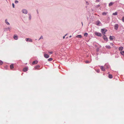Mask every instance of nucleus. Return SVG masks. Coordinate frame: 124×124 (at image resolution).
I'll use <instances>...</instances> for the list:
<instances>
[{
  "instance_id": "nucleus-27",
  "label": "nucleus",
  "mask_w": 124,
  "mask_h": 124,
  "mask_svg": "<svg viewBox=\"0 0 124 124\" xmlns=\"http://www.w3.org/2000/svg\"><path fill=\"white\" fill-rule=\"evenodd\" d=\"M117 15V13L116 12H115V13H113V15Z\"/></svg>"
},
{
  "instance_id": "nucleus-14",
  "label": "nucleus",
  "mask_w": 124,
  "mask_h": 124,
  "mask_svg": "<svg viewBox=\"0 0 124 124\" xmlns=\"http://www.w3.org/2000/svg\"><path fill=\"white\" fill-rule=\"evenodd\" d=\"M5 22L7 25H10L9 23L7 21V19L5 20Z\"/></svg>"
},
{
  "instance_id": "nucleus-1",
  "label": "nucleus",
  "mask_w": 124,
  "mask_h": 124,
  "mask_svg": "<svg viewBox=\"0 0 124 124\" xmlns=\"http://www.w3.org/2000/svg\"><path fill=\"white\" fill-rule=\"evenodd\" d=\"M107 30L104 29H101V32L104 35L105 34V33L107 31Z\"/></svg>"
},
{
  "instance_id": "nucleus-3",
  "label": "nucleus",
  "mask_w": 124,
  "mask_h": 124,
  "mask_svg": "<svg viewBox=\"0 0 124 124\" xmlns=\"http://www.w3.org/2000/svg\"><path fill=\"white\" fill-rule=\"evenodd\" d=\"M22 12L25 14H26L28 13V11L27 10L25 9H23L22 10Z\"/></svg>"
},
{
  "instance_id": "nucleus-39",
  "label": "nucleus",
  "mask_w": 124,
  "mask_h": 124,
  "mask_svg": "<svg viewBox=\"0 0 124 124\" xmlns=\"http://www.w3.org/2000/svg\"><path fill=\"white\" fill-rule=\"evenodd\" d=\"M100 5L99 4L98 5H97L96 6L97 7H100Z\"/></svg>"
},
{
  "instance_id": "nucleus-41",
  "label": "nucleus",
  "mask_w": 124,
  "mask_h": 124,
  "mask_svg": "<svg viewBox=\"0 0 124 124\" xmlns=\"http://www.w3.org/2000/svg\"><path fill=\"white\" fill-rule=\"evenodd\" d=\"M108 66H107L106 67V69H108Z\"/></svg>"
},
{
  "instance_id": "nucleus-29",
  "label": "nucleus",
  "mask_w": 124,
  "mask_h": 124,
  "mask_svg": "<svg viewBox=\"0 0 124 124\" xmlns=\"http://www.w3.org/2000/svg\"><path fill=\"white\" fill-rule=\"evenodd\" d=\"M3 63V62L1 60H0V65H2Z\"/></svg>"
},
{
  "instance_id": "nucleus-35",
  "label": "nucleus",
  "mask_w": 124,
  "mask_h": 124,
  "mask_svg": "<svg viewBox=\"0 0 124 124\" xmlns=\"http://www.w3.org/2000/svg\"><path fill=\"white\" fill-rule=\"evenodd\" d=\"M110 44L112 45V46L113 47L114 46V44H113V43H110Z\"/></svg>"
},
{
  "instance_id": "nucleus-37",
  "label": "nucleus",
  "mask_w": 124,
  "mask_h": 124,
  "mask_svg": "<svg viewBox=\"0 0 124 124\" xmlns=\"http://www.w3.org/2000/svg\"><path fill=\"white\" fill-rule=\"evenodd\" d=\"M12 6L13 8H15V5L13 3L12 4Z\"/></svg>"
},
{
  "instance_id": "nucleus-9",
  "label": "nucleus",
  "mask_w": 124,
  "mask_h": 124,
  "mask_svg": "<svg viewBox=\"0 0 124 124\" xmlns=\"http://www.w3.org/2000/svg\"><path fill=\"white\" fill-rule=\"evenodd\" d=\"M115 37L114 36H110L109 37V39L110 40H112Z\"/></svg>"
},
{
  "instance_id": "nucleus-21",
  "label": "nucleus",
  "mask_w": 124,
  "mask_h": 124,
  "mask_svg": "<svg viewBox=\"0 0 124 124\" xmlns=\"http://www.w3.org/2000/svg\"><path fill=\"white\" fill-rule=\"evenodd\" d=\"M120 53L122 55H124V51H121Z\"/></svg>"
},
{
  "instance_id": "nucleus-22",
  "label": "nucleus",
  "mask_w": 124,
  "mask_h": 124,
  "mask_svg": "<svg viewBox=\"0 0 124 124\" xmlns=\"http://www.w3.org/2000/svg\"><path fill=\"white\" fill-rule=\"evenodd\" d=\"M108 77L110 78H113L111 74H109L108 76Z\"/></svg>"
},
{
  "instance_id": "nucleus-11",
  "label": "nucleus",
  "mask_w": 124,
  "mask_h": 124,
  "mask_svg": "<svg viewBox=\"0 0 124 124\" xmlns=\"http://www.w3.org/2000/svg\"><path fill=\"white\" fill-rule=\"evenodd\" d=\"M28 69V68L26 67L23 69V71L24 72H25L27 71Z\"/></svg>"
},
{
  "instance_id": "nucleus-25",
  "label": "nucleus",
  "mask_w": 124,
  "mask_h": 124,
  "mask_svg": "<svg viewBox=\"0 0 124 124\" xmlns=\"http://www.w3.org/2000/svg\"><path fill=\"white\" fill-rule=\"evenodd\" d=\"M53 60V59L51 58H50L48 59V61H51Z\"/></svg>"
},
{
  "instance_id": "nucleus-28",
  "label": "nucleus",
  "mask_w": 124,
  "mask_h": 124,
  "mask_svg": "<svg viewBox=\"0 0 124 124\" xmlns=\"http://www.w3.org/2000/svg\"><path fill=\"white\" fill-rule=\"evenodd\" d=\"M88 35V33H85L84 34V36L87 37Z\"/></svg>"
},
{
  "instance_id": "nucleus-20",
  "label": "nucleus",
  "mask_w": 124,
  "mask_h": 124,
  "mask_svg": "<svg viewBox=\"0 0 124 124\" xmlns=\"http://www.w3.org/2000/svg\"><path fill=\"white\" fill-rule=\"evenodd\" d=\"M106 48L108 49H110L111 48V47L109 46H105Z\"/></svg>"
},
{
  "instance_id": "nucleus-15",
  "label": "nucleus",
  "mask_w": 124,
  "mask_h": 124,
  "mask_svg": "<svg viewBox=\"0 0 124 124\" xmlns=\"http://www.w3.org/2000/svg\"><path fill=\"white\" fill-rule=\"evenodd\" d=\"M101 69L103 71H104L105 70V69L103 66H101Z\"/></svg>"
},
{
  "instance_id": "nucleus-26",
  "label": "nucleus",
  "mask_w": 124,
  "mask_h": 124,
  "mask_svg": "<svg viewBox=\"0 0 124 124\" xmlns=\"http://www.w3.org/2000/svg\"><path fill=\"white\" fill-rule=\"evenodd\" d=\"M107 13L105 12H103L102 14L103 15H106L107 14Z\"/></svg>"
},
{
  "instance_id": "nucleus-4",
  "label": "nucleus",
  "mask_w": 124,
  "mask_h": 124,
  "mask_svg": "<svg viewBox=\"0 0 124 124\" xmlns=\"http://www.w3.org/2000/svg\"><path fill=\"white\" fill-rule=\"evenodd\" d=\"M25 40L27 41H29L31 42H32V39H31L29 38H26Z\"/></svg>"
},
{
  "instance_id": "nucleus-16",
  "label": "nucleus",
  "mask_w": 124,
  "mask_h": 124,
  "mask_svg": "<svg viewBox=\"0 0 124 124\" xmlns=\"http://www.w3.org/2000/svg\"><path fill=\"white\" fill-rule=\"evenodd\" d=\"M9 30L10 31V27H8V28H6L4 29V30H6L7 31L8 30Z\"/></svg>"
},
{
  "instance_id": "nucleus-13",
  "label": "nucleus",
  "mask_w": 124,
  "mask_h": 124,
  "mask_svg": "<svg viewBox=\"0 0 124 124\" xmlns=\"http://www.w3.org/2000/svg\"><path fill=\"white\" fill-rule=\"evenodd\" d=\"M82 35H77L76 36V38H82Z\"/></svg>"
},
{
  "instance_id": "nucleus-12",
  "label": "nucleus",
  "mask_w": 124,
  "mask_h": 124,
  "mask_svg": "<svg viewBox=\"0 0 124 124\" xmlns=\"http://www.w3.org/2000/svg\"><path fill=\"white\" fill-rule=\"evenodd\" d=\"M14 39L15 40H17L18 39V37L17 35H15L13 37Z\"/></svg>"
},
{
  "instance_id": "nucleus-36",
  "label": "nucleus",
  "mask_w": 124,
  "mask_h": 124,
  "mask_svg": "<svg viewBox=\"0 0 124 124\" xmlns=\"http://www.w3.org/2000/svg\"><path fill=\"white\" fill-rule=\"evenodd\" d=\"M97 72L98 73H99L100 72V70H97Z\"/></svg>"
},
{
  "instance_id": "nucleus-34",
  "label": "nucleus",
  "mask_w": 124,
  "mask_h": 124,
  "mask_svg": "<svg viewBox=\"0 0 124 124\" xmlns=\"http://www.w3.org/2000/svg\"><path fill=\"white\" fill-rule=\"evenodd\" d=\"M43 39V37L42 36H41L40 37V38H39V40L40 39Z\"/></svg>"
},
{
  "instance_id": "nucleus-6",
  "label": "nucleus",
  "mask_w": 124,
  "mask_h": 124,
  "mask_svg": "<svg viewBox=\"0 0 124 124\" xmlns=\"http://www.w3.org/2000/svg\"><path fill=\"white\" fill-rule=\"evenodd\" d=\"M118 26L119 25L118 24H115L114 27L115 29L116 30H117L118 29Z\"/></svg>"
},
{
  "instance_id": "nucleus-45",
  "label": "nucleus",
  "mask_w": 124,
  "mask_h": 124,
  "mask_svg": "<svg viewBox=\"0 0 124 124\" xmlns=\"http://www.w3.org/2000/svg\"><path fill=\"white\" fill-rule=\"evenodd\" d=\"M37 12L38 13V11H37Z\"/></svg>"
},
{
  "instance_id": "nucleus-18",
  "label": "nucleus",
  "mask_w": 124,
  "mask_h": 124,
  "mask_svg": "<svg viewBox=\"0 0 124 124\" xmlns=\"http://www.w3.org/2000/svg\"><path fill=\"white\" fill-rule=\"evenodd\" d=\"M10 68L11 69H12L14 68V64H12L10 66Z\"/></svg>"
},
{
  "instance_id": "nucleus-38",
  "label": "nucleus",
  "mask_w": 124,
  "mask_h": 124,
  "mask_svg": "<svg viewBox=\"0 0 124 124\" xmlns=\"http://www.w3.org/2000/svg\"><path fill=\"white\" fill-rule=\"evenodd\" d=\"M67 34H66V35H65V36H64L63 37V39H64V38H65V36H66L67 35Z\"/></svg>"
},
{
  "instance_id": "nucleus-31",
  "label": "nucleus",
  "mask_w": 124,
  "mask_h": 124,
  "mask_svg": "<svg viewBox=\"0 0 124 124\" xmlns=\"http://www.w3.org/2000/svg\"><path fill=\"white\" fill-rule=\"evenodd\" d=\"M85 62L86 63H90V62L88 61H85Z\"/></svg>"
},
{
  "instance_id": "nucleus-30",
  "label": "nucleus",
  "mask_w": 124,
  "mask_h": 124,
  "mask_svg": "<svg viewBox=\"0 0 124 124\" xmlns=\"http://www.w3.org/2000/svg\"><path fill=\"white\" fill-rule=\"evenodd\" d=\"M122 20L123 22H124V16L122 18Z\"/></svg>"
},
{
  "instance_id": "nucleus-19",
  "label": "nucleus",
  "mask_w": 124,
  "mask_h": 124,
  "mask_svg": "<svg viewBox=\"0 0 124 124\" xmlns=\"http://www.w3.org/2000/svg\"><path fill=\"white\" fill-rule=\"evenodd\" d=\"M114 4V3L112 2H110L108 6H112L113 4Z\"/></svg>"
},
{
  "instance_id": "nucleus-10",
  "label": "nucleus",
  "mask_w": 124,
  "mask_h": 124,
  "mask_svg": "<svg viewBox=\"0 0 124 124\" xmlns=\"http://www.w3.org/2000/svg\"><path fill=\"white\" fill-rule=\"evenodd\" d=\"M38 62L36 60L33 61L32 62V64L34 65L35 64H37Z\"/></svg>"
},
{
  "instance_id": "nucleus-23",
  "label": "nucleus",
  "mask_w": 124,
  "mask_h": 124,
  "mask_svg": "<svg viewBox=\"0 0 124 124\" xmlns=\"http://www.w3.org/2000/svg\"><path fill=\"white\" fill-rule=\"evenodd\" d=\"M40 67V66L39 65H37L35 67V68L36 69H38V68H39Z\"/></svg>"
},
{
  "instance_id": "nucleus-5",
  "label": "nucleus",
  "mask_w": 124,
  "mask_h": 124,
  "mask_svg": "<svg viewBox=\"0 0 124 124\" xmlns=\"http://www.w3.org/2000/svg\"><path fill=\"white\" fill-rule=\"evenodd\" d=\"M103 38L105 41H108V39L105 35H104V36L103 37Z\"/></svg>"
},
{
  "instance_id": "nucleus-32",
  "label": "nucleus",
  "mask_w": 124,
  "mask_h": 124,
  "mask_svg": "<svg viewBox=\"0 0 124 124\" xmlns=\"http://www.w3.org/2000/svg\"><path fill=\"white\" fill-rule=\"evenodd\" d=\"M48 52L50 54H52L53 53V52L52 51Z\"/></svg>"
},
{
  "instance_id": "nucleus-40",
  "label": "nucleus",
  "mask_w": 124,
  "mask_h": 124,
  "mask_svg": "<svg viewBox=\"0 0 124 124\" xmlns=\"http://www.w3.org/2000/svg\"><path fill=\"white\" fill-rule=\"evenodd\" d=\"M100 0H96V2H99Z\"/></svg>"
},
{
  "instance_id": "nucleus-24",
  "label": "nucleus",
  "mask_w": 124,
  "mask_h": 124,
  "mask_svg": "<svg viewBox=\"0 0 124 124\" xmlns=\"http://www.w3.org/2000/svg\"><path fill=\"white\" fill-rule=\"evenodd\" d=\"M28 15H29V20H30L31 19V15L30 14H28Z\"/></svg>"
},
{
  "instance_id": "nucleus-7",
  "label": "nucleus",
  "mask_w": 124,
  "mask_h": 124,
  "mask_svg": "<svg viewBox=\"0 0 124 124\" xmlns=\"http://www.w3.org/2000/svg\"><path fill=\"white\" fill-rule=\"evenodd\" d=\"M101 23V22L99 21H97L96 22V24L98 25H99Z\"/></svg>"
},
{
  "instance_id": "nucleus-43",
  "label": "nucleus",
  "mask_w": 124,
  "mask_h": 124,
  "mask_svg": "<svg viewBox=\"0 0 124 124\" xmlns=\"http://www.w3.org/2000/svg\"><path fill=\"white\" fill-rule=\"evenodd\" d=\"M71 37V36H70V37Z\"/></svg>"
},
{
  "instance_id": "nucleus-17",
  "label": "nucleus",
  "mask_w": 124,
  "mask_h": 124,
  "mask_svg": "<svg viewBox=\"0 0 124 124\" xmlns=\"http://www.w3.org/2000/svg\"><path fill=\"white\" fill-rule=\"evenodd\" d=\"M123 49V47L122 46H121L119 47L118 49L120 51L122 50Z\"/></svg>"
},
{
  "instance_id": "nucleus-33",
  "label": "nucleus",
  "mask_w": 124,
  "mask_h": 124,
  "mask_svg": "<svg viewBox=\"0 0 124 124\" xmlns=\"http://www.w3.org/2000/svg\"><path fill=\"white\" fill-rule=\"evenodd\" d=\"M18 2V1L17 0H16L15 1V3H17Z\"/></svg>"
},
{
  "instance_id": "nucleus-42",
  "label": "nucleus",
  "mask_w": 124,
  "mask_h": 124,
  "mask_svg": "<svg viewBox=\"0 0 124 124\" xmlns=\"http://www.w3.org/2000/svg\"><path fill=\"white\" fill-rule=\"evenodd\" d=\"M108 65V64H105V66H107Z\"/></svg>"
},
{
  "instance_id": "nucleus-2",
  "label": "nucleus",
  "mask_w": 124,
  "mask_h": 124,
  "mask_svg": "<svg viewBox=\"0 0 124 124\" xmlns=\"http://www.w3.org/2000/svg\"><path fill=\"white\" fill-rule=\"evenodd\" d=\"M95 34L96 35L99 37H101L102 36L101 34V33L98 32H95Z\"/></svg>"
},
{
  "instance_id": "nucleus-44",
  "label": "nucleus",
  "mask_w": 124,
  "mask_h": 124,
  "mask_svg": "<svg viewBox=\"0 0 124 124\" xmlns=\"http://www.w3.org/2000/svg\"><path fill=\"white\" fill-rule=\"evenodd\" d=\"M82 25H83V23H82Z\"/></svg>"
},
{
  "instance_id": "nucleus-8",
  "label": "nucleus",
  "mask_w": 124,
  "mask_h": 124,
  "mask_svg": "<svg viewBox=\"0 0 124 124\" xmlns=\"http://www.w3.org/2000/svg\"><path fill=\"white\" fill-rule=\"evenodd\" d=\"M44 57L46 58H48L49 57V55L46 54H44Z\"/></svg>"
}]
</instances>
